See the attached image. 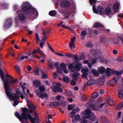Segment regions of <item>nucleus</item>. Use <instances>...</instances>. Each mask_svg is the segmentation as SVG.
<instances>
[{"label":"nucleus","instance_id":"61","mask_svg":"<svg viewBox=\"0 0 123 123\" xmlns=\"http://www.w3.org/2000/svg\"><path fill=\"white\" fill-rule=\"evenodd\" d=\"M49 106L50 107L53 108L54 106V102H51L49 105Z\"/></svg>","mask_w":123,"mask_h":123},{"label":"nucleus","instance_id":"1","mask_svg":"<svg viewBox=\"0 0 123 123\" xmlns=\"http://www.w3.org/2000/svg\"><path fill=\"white\" fill-rule=\"evenodd\" d=\"M22 10L23 12L28 11L26 13L27 17L31 20H33L36 18L38 15L37 10L31 6L27 2L23 3L21 5Z\"/></svg>","mask_w":123,"mask_h":123},{"label":"nucleus","instance_id":"59","mask_svg":"<svg viewBox=\"0 0 123 123\" xmlns=\"http://www.w3.org/2000/svg\"><path fill=\"white\" fill-rule=\"evenodd\" d=\"M54 83H55V85L56 86H58L59 87L61 85V84L60 83H55L54 82Z\"/></svg>","mask_w":123,"mask_h":123},{"label":"nucleus","instance_id":"58","mask_svg":"<svg viewBox=\"0 0 123 123\" xmlns=\"http://www.w3.org/2000/svg\"><path fill=\"white\" fill-rule=\"evenodd\" d=\"M64 69V70H63V71H64V72L65 73L67 74L68 73L69 71L68 70H67V69L66 68H65Z\"/></svg>","mask_w":123,"mask_h":123},{"label":"nucleus","instance_id":"41","mask_svg":"<svg viewBox=\"0 0 123 123\" xmlns=\"http://www.w3.org/2000/svg\"><path fill=\"white\" fill-rule=\"evenodd\" d=\"M98 95L97 92H94L92 95V97L93 98H96L98 97Z\"/></svg>","mask_w":123,"mask_h":123},{"label":"nucleus","instance_id":"51","mask_svg":"<svg viewBox=\"0 0 123 123\" xmlns=\"http://www.w3.org/2000/svg\"><path fill=\"white\" fill-rule=\"evenodd\" d=\"M97 59L96 58H93L92 60V64H94L97 62Z\"/></svg>","mask_w":123,"mask_h":123},{"label":"nucleus","instance_id":"46","mask_svg":"<svg viewBox=\"0 0 123 123\" xmlns=\"http://www.w3.org/2000/svg\"><path fill=\"white\" fill-rule=\"evenodd\" d=\"M86 34L87 33L85 31H81V35L82 36H84L86 35Z\"/></svg>","mask_w":123,"mask_h":123},{"label":"nucleus","instance_id":"9","mask_svg":"<svg viewBox=\"0 0 123 123\" xmlns=\"http://www.w3.org/2000/svg\"><path fill=\"white\" fill-rule=\"evenodd\" d=\"M36 94L42 99L45 98L46 99L48 98V95L47 94L44 93H42L40 92L39 91H37L36 92Z\"/></svg>","mask_w":123,"mask_h":123},{"label":"nucleus","instance_id":"53","mask_svg":"<svg viewBox=\"0 0 123 123\" xmlns=\"http://www.w3.org/2000/svg\"><path fill=\"white\" fill-rule=\"evenodd\" d=\"M45 42H43V41H41V43L39 44V46L41 48H43V46Z\"/></svg>","mask_w":123,"mask_h":123},{"label":"nucleus","instance_id":"31","mask_svg":"<svg viewBox=\"0 0 123 123\" xmlns=\"http://www.w3.org/2000/svg\"><path fill=\"white\" fill-rule=\"evenodd\" d=\"M60 67L61 70H63L64 69L66 68V64L63 62H62L61 63L60 65Z\"/></svg>","mask_w":123,"mask_h":123},{"label":"nucleus","instance_id":"50","mask_svg":"<svg viewBox=\"0 0 123 123\" xmlns=\"http://www.w3.org/2000/svg\"><path fill=\"white\" fill-rule=\"evenodd\" d=\"M93 33L96 35H97L99 33V31L98 30H93Z\"/></svg>","mask_w":123,"mask_h":123},{"label":"nucleus","instance_id":"8","mask_svg":"<svg viewBox=\"0 0 123 123\" xmlns=\"http://www.w3.org/2000/svg\"><path fill=\"white\" fill-rule=\"evenodd\" d=\"M82 72L83 73V74L81 75V77L84 78H87V76H89L88 74H90V73H89L88 70L87 69L82 68Z\"/></svg>","mask_w":123,"mask_h":123},{"label":"nucleus","instance_id":"64","mask_svg":"<svg viewBox=\"0 0 123 123\" xmlns=\"http://www.w3.org/2000/svg\"><path fill=\"white\" fill-rule=\"evenodd\" d=\"M46 123H51L49 120V118H47L46 119Z\"/></svg>","mask_w":123,"mask_h":123},{"label":"nucleus","instance_id":"22","mask_svg":"<svg viewBox=\"0 0 123 123\" xmlns=\"http://www.w3.org/2000/svg\"><path fill=\"white\" fill-rule=\"evenodd\" d=\"M33 85L36 87H39L40 84L41 83L38 80H35L33 82Z\"/></svg>","mask_w":123,"mask_h":123},{"label":"nucleus","instance_id":"42","mask_svg":"<svg viewBox=\"0 0 123 123\" xmlns=\"http://www.w3.org/2000/svg\"><path fill=\"white\" fill-rule=\"evenodd\" d=\"M57 70L59 73L61 74H63V72L62 71V70L60 69V67L59 66L57 67Z\"/></svg>","mask_w":123,"mask_h":123},{"label":"nucleus","instance_id":"11","mask_svg":"<svg viewBox=\"0 0 123 123\" xmlns=\"http://www.w3.org/2000/svg\"><path fill=\"white\" fill-rule=\"evenodd\" d=\"M120 4V3H116L114 4L113 9L114 12L117 13L118 12Z\"/></svg>","mask_w":123,"mask_h":123},{"label":"nucleus","instance_id":"20","mask_svg":"<svg viewBox=\"0 0 123 123\" xmlns=\"http://www.w3.org/2000/svg\"><path fill=\"white\" fill-rule=\"evenodd\" d=\"M80 74L79 73H77L76 72L74 73L73 74V79L74 80L76 81H77L78 80V76Z\"/></svg>","mask_w":123,"mask_h":123},{"label":"nucleus","instance_id":"47","mask_svg":"<svg viewBox=\"0 0 123 123\" xmlns=\"http://www.w3.org/2000/svg\"><path fill=\"white\" fill-rule=\"evenodd\" d=\"M74 62H73L72 63L69 64L68 65V68H69L73 69L74 68Z\"/></svg>","mask_w":123,"mask_h":123},{"label":"nucleus","instance_id":"34","mask_svg":"<svg viewBox=\"0 0 123 123\" xmlns=\"http://www.w3.org/2000/svg\"><path fill=\"white\" fill-rule=\"evenodd\" d=\"M66 55L67 57L69 58H73L74 57V55L68 53H66Z\"/></svg>","mask_w":123,"mask_h":123},{"label":"nucleus","instance_id":"52","mask_svg":"<svg viewBox=\"0 0 123 123\" xmlns=\"http://www.w3.org/2000/svg\"><path fill=\"white\" fill-rule=\"evenodd\" d=\"M47 78V75L45 74H43L42 75V79H46Z\"/></svg>","mask_w":123,"mask_h":123},{"label":"nucleus","instance_id":"28","mask_svg":"<svg viewBox=\"0 0 123 123\" xmlns=\"http://www.w3.org/2000/svg\"><path fill=\"white\" fill-rule=\"evenodd\" d=\"M91 72L95 76H98V75L99 73L97 72L96 70L95 69L92 70L91 71Z\"/></svg>","mask_w":123,"mask_h":123},{"label":"nucleus","instance_id":"12","mask_svg":"<svg viewBox=\"0 0 123 123\" xmlns=\"http://www.w3.org/2000/svg\"><path fill=\"white\" fill-rule=\"evenodd\" d=\"M27 106L29 109V112L30 113H32L34 112L35 111V109H36L35 106H31V104H28V101H27Z\"/></svg>","mask_w":123,"mask_h":123},{"label":"nucleus","instance_id":"15","mask_svg":"<svg viewBox=\"0 0 123 123\" xmlns=\"http://www.w3.org/2000/svg\"><path fill=\"white\" fill-rule=\"evenodd\" d=\"M111 12V8L109 6L107 7L104 11L105 15H106L108 16L110 15V13Z\"/></svg>","mask_w":123,"mask_h":123},{"label":"nucleus","instance_id":"33","mask_svg":"<svg viewBox=\"0 0 123 123\" xmlns=\"http://www.w3.org/2000/svg\"><path fill=\"white\" fill-rule=\"evenodd\" d=\"M81 100L83 101H86L87 100V98L85 95H82L81 97Z\"/></svg>","mask_w":123,"mask_h":123},{"label":"nucleus","instance_id":"39","mask_svg":"<svg viewBox=\"0 0 123 123\" xmlns=\"http://www.w3.org/2000/svg\"><path fill=\"white\" fill-rule=\"evenodd\" d=\"M70 84L71 85L74 86L76 85V81L73 79L72 80L70 81Z\"/></svg>","mask_w":123,"mask_h":123},{"label":"nucleus","instance_id":"35","mask_svg":"<svg viewBox=\"0 0 123 123\" xmlns=\"http://www.w3.org/2000/svg\"><path fill=\"white\" fill-rule=\"evenodd\" d=\"M35 37L37 42V43L39 42L40 41V39L39 35L37 33H36L35 34Z\"/></svg>","mask_w":123,"mask_h":123},{"label":"nucleus","instance_id":"2","mask_svg":"<svg viewBox=\"0 0 123 123\" xmlns=\"http://www.w3.org/2000/svg\"><path fill=\"white\" fill-rule=\"evenodd\" d=\"M22 113L20 115L18 112H17L15 113V116L22 123H26L24 121L25 119L26 123L29 122L28 119H29L32 123H36L35 122V119L37 118H34L33 117L29 114L28 113V110L26 108H23L22 109Z\"/></svg>","mask_w":123,"mask_h":123},{"label":"nucleus","instance_id":"7","mask_svg":"<svg viewBox=\"0 0 123 123\" xmlns=\"http://www.w3.org/2000/svg\"><path fill=\"white\" fill-rule=\"evenodd\" d=\"M82 64L79 62L77 63L74 66V68L71 70L72 72H74L75 71L78 72L80 71L81 67Z\"/></svg>","mask_w":123,"mask_h":123},{"label":"nucleus","instance_id":"13","mask_svg":"<svg viewBox=\"0 0 123 123\" xmlns=\"http://www.w3.org/2000/svg\"><path fill=\"white\" fill-rule=\"evenodd\" d=\"M97 10L98 11V13H99L100 15H105L104 11H105V10L103 7L101 6H98L97 7Z\"/></svg>","mask_w":123,"mask_h":123},{"label":"nucleus","instance_id":"26","mask_svg":"<svg viewBox=\"0 0 123 123\" xmlns=\"http://www.w3.org/2000/svg\"><path fill=\"white\" fill-rule=\"evenodd\" d=\"M118 93V97L120 98L123 97V90L121 89L119 90Z\"/></svg>","mask_w":123,"mask_h":123},{"label":"nucleus","instance_id":"56","mask_svg":"<svg viewBox=\"0 0 123 123\" xmlns=\"http://www.w3.org/2000/svg\"><path fill=\"white\" fill-rule=\"evenodd\" d=\"M14 104H13L14 106L15 107L18 104V102L17 100L14 101H13Z\"/></svg>","mask_w":123,"mask_h":123},{"label":"nucleus","instance_id":"23","mask_svg":"<svg viewBox=\"0 0 123 123\" xmlns=\"http://www.w3.org/2000/svg\"><path fill=\"white\" fill-rule=\"evenodd\" d=\"M93 27H94L96 28L100 27V28H103L104 27V26L100 23L96 22L93 25Z\"/></svg>","mask_w":123,"mask_h":123},{"label":"nucleus","instance_id":"55","mask_svg":"<svg viewBox=\"0 0 123 123\" xmlns=\"http://www.w3.org/2000/svg\"><path fill=\"white\" fill-rule=\"evenodd\" d=\"M73 106L72 105H69L68 107V109L70 111L72 110L73 109Z\"/></svg>","mask_w":123,"mask_h":123},{"label":"nucleus","instance_id":"60","mask_svg":"<svg viewBox=\"0 0 123 123\" xmlns=\"http://www.w3.org/2000/svg\"><path fill=\"white\" fill-rule=\"evenodd\" d=\"M80 58L81 59L84 60L85 59V57L84 55H82L80 56Z\"/></svg>","mask_w":123,"mask_h":123},{"label":"nucleus","instance_id":"25","mask_svg":"<svg viewBox=\"0 0 123 123\" xmlns=\"http://www.w3.org/2000/svg\"><path fill=\"white\" fill-rule=\"evenodd\" d=\"M62 80L65 82L68 83L70 80L69 77L68 76H64L63 77Z\"/></svg>","mask_w":123,"mask_h":123},{"label":"nucleus","instance_id":"38","mask_svg":"<svg viewBox=\"0 0 123 123\" xmlns=\"http://www.w3.org/2000/svg\"><path fill=\"white\" fill-rule=\"evenodd\" d=\"M92 10L93 12L96 14L98 13V11L95 7V5L93 6Z\"/></svg>","mask_w":123,"mask_h":123},{"label":"nucleus","instance_id":"29","mask_svg":"<svg viewBox=\"0 0 123 123\" xmlns=\"http://www.w3.org/2000/svg\"><path fill=\"white\" fill-rule=\"evenodd\" d=\"M59 103L62 106H66L67 104L66 101L64 100H62L60 101Z\"/></svg>","mask_w":123,"mask_h":123},{"label":"nucleus","instance_id":"57","mask_svg":"<svg viewBox=\"0 0 123 123\" xmlns=\"http://www.w3.org/2000/svg\"><path fill=\"white\" fill-rule=\"evenodd\" d=\"M74 117V119L75 120L77 121H79L80 120V119L77 117L76 116H75V115Z\"/></svg>","mask_w":123,"mask_h":123},{"label":"nucleus","instance_id":"6","mask_svg":"<svg viewBox=\"0 0 123 123\" xmlns=\"http://www.w3.org/2000/svg\"><path fill=\"white\" fill-rule=\"evenodd\" d=\"M93 101L90 100L89 102H87L86 104V107L92 108L93 110L99 111L100 109L98 108L97 106L93 104Z\"/></svg>","mask_w":123,"mask_h":123},{"label":"nucleus","instance_id":"44","mask_svg":"<svg viewBox=\"0 0 123 123\" xmlns=\"http://www.w3.org/2000/svg\"><path fill=\"white\" fill-rule=\"evenodd\" d=\"M34 74L38 76L39 74V71L37 69H36L34 72Z\"/></svg>","mask_w":123,"mask_h":123},{"label":"nucleus","instance_id":"27","mask_svg":"<svg viewBox=\"0 0 123 123\" xmlns=\"http://www.w3.org/2000/svg\"><path fill=\"white\" fill-rule=\"evenodd\" d=\"M51 30L50 29H49V30L48 29L43 31V35H48L50 32Z\"/></svg>","mask_w":123,"mask_h":123},{"label":"nucleus","instance_id":"24","mask_svg":"<svg viewBox=\"0 0 123 123\" xmlns=\"http://www.w3.org/2000/svg\"><path fill=\"white\" fill-rule=\"evenodd\" d=\"M111 70L109 68H107L106 71V73L107 76H111Z\"/></svg>","mask_w":123,"mask_h":123},{"label":"nucleus","instance_id":"17","mask_svg":"<svg viewBox=\"0 0 123 123\" xmlns=\"http://www.w3.org/2000/svg\"><path fill=\"white\" fill-rule=\"evenodd\" d=\"M76 39V38L75 36L73 37L72 38H71L70 42L69 44V45L70 49H72V48L74 42L75 41Z\"/></svg>","mask_w":123,"mask_h":123},{"label":"nucleus","instance_id":"10","mask_svg":"<svg viewBox=\"0 0 123 123\" xmlns=\"http://www.w3.org/2000/svg\"><path fill=\"white\" fill-rule=\"evenodd\" d=\"M60 5L64 7H69L70 6L71 4L69 1L66 0L61 2Z\"/></svg>","mask_w":123,"mask_h":123},{"label":"nucleus","instance_id":"54","mask_svg":"<svg viewBox=\"0 0 123 123\" xmlns=\"http://www.w3.org/2000/svg\"><path fill=\"white\" fill-rule=\"evenodd\" d=\"M113 42L116 43H119V40L117 38H115L114 39Z\"/></svg>","mask_w":123,"mask_h":123},{"label":"nucleus","instance_id":"5","mask_svg":"<svg viewBox=\"0 0 123 123\" xmlns=\"http://www.w3.org/2000/svg\"><path fill=\"white\" fill-rule=\"evenodd\" d=\"M115 73V75H116V76H114L113 78L111 80L110 83L111 86H113L117 83V78L119 79V77L118 76L121 75V73L117 71L116 70Z\"/></svg>","mask_w":123,"mask_h":123},{"label":"nucleus","instance_id":"14","mask_svg":"<svg viewBox=\"0 0 123 123\" xmlns=\"http://www.w3.org/2000/svg\"><path fill=\"white\" fill-rule=\"evenodd\" d=\"M7 21L5 25L7 28H9L11 27L12 25V20L11 18H9L7 19Z\"/></svg>","mask_w":123,"mask_h":123},{"label":"nucleus","instance_id":"49","mask_svg":"<svg viewBox=\"0 0 123 123\" xmlns=\"http://www.w3.org/2000/svg\"><path fill=\"white\" fill-rule=\"evenodd\" d=\"M92 80H89L88 81L87 84L88 86H90L92 85Z\"/></svg>","mask_w":123,"mask_h":123},{"label":"nucleus","instance_id":"30","mask_svg":"<svg viewBox=\"0 0 123 123\" xmlns=\"http://www.w3.org/2000/svg\"><path fill=\"white\" fill-rule=\"evenodd\" d=\"M39 87V88L40 91V92H41L42 93V92H44L45 91V89L44 86H41Z\"/></svg>","mask_w":123,"mask_h":123},{"label":"nucleus","instance_id":"4","mask_svg":"<svg viewBox=\"0 0 123 123\" xmlns=\"http://www.w3.org/2000/svg\"><path fill=\"white\" fill-rule=\"evenodd\" d=\"M91 113L90 110L86 109L82 112L81 116L83 118L90 119L91 117Z\"/></svg>","mask_w":123,"mask_h":123},{"label":"nucleus","instance_id":"19","mask_svg":"<svg viewBox=\"0 0 123 123\" xmlns=\"http://www.w3.org/2000/svg\"><path fill=\"white\" fill-rule=\"evenodd\" d=\"M101 120L102 122L103 123H110L108 119L105 116H102Z\"/></svg>","mask_w":123,"mask_h":123},{"label":"nucleus","instance_id":"37","mask_svg":"<svg viewBox=\"0 0 123 123\" xmlns=\"http://www.w3.org/2000/svg\"><path fill=\"white\" fill-rule=\"evenodd\" d=\"M49 67L50 68H52L53 67V65L52 63V62L51 59L49 60L48 64Z\"/></svg>","mask_w":123,"mask_h":123},{"label":"nucleus","instance_id":"63","mask_svg":"<svg viewBox=\"0 0 123 123\" xmlns=\"http://www.w3.org/2000/svg\"><path fill=\"white\" fill-rule=\"evenodd\" d=\"M19 7L17 5H15L13 7V9L14 10L16 11L17 10V8Z\"/></svg>","mask_w":123,"mask_h":123},{"label":"nucleus","instance_id":"40","mask_svg":"<svg viewBox=\"0 0 123 123\" xmlns=\"http://www.w3.org/2000/svg\"><path fill=\"white\" fill-rule=\"evenodd\" d=\"M18 81L17 79H15L13 80L10 81L9 83L11 84L15 85L16 83Z\"/></svg>","mask_w":123,"mask_h":123},{"label":"nucleus","instance_id":"43","mask_svg":"<svg viewBox=\"0 0 123 123\" xmlns=\"http://www.w3.org/2000/svg\"><path fill=\"white\" fill-rule=\"evenodd\" d=\"M49 15L51 16H54V10H52L49 12Z\"/></svg>","mask_w":123,"mask_h":123},{"label":"nucleus","instance_id":"21","mask_svg":"<svg viewBox=\"0 0 123 123\" xmlns=\"http://www.w3.org/2000/svg\"><path fill=\"white\" fill-rule=\"evenodd\" d=\"M62 92V89L60 87L54 86V92L61 93Z\"/></svg>","mask_w":123,"mask_h":123},{"label":"nucleus","instance_id":"45","mask_svg":"<svg viewBox=\"0 0 123 123\" xmlns=\"http://www.w3.org/2000/svg\"><path fill=\"white\" fill-rule=\"evenodd\" d=\"M73 58H74V59L76 60L77 62H79L80 60L79 59V58L77 55L74 56V57Z\"/></svg>","mask_w":123,"mask_h":123},{"label":"nucleus","instance_id":"16","mask_svg":"<svg viewBox=\"0 0 123 123\" xmlns=\"http://www.w3.org/2000/svg\"><path fill=\"white\" fill-rule=\"evenodd\" d=\"M19 19L20 21H25L26 19V17L23 14H19L18 16Z\"/></svg>","mask_w":123,"mask_h":123},{"label":"nucleus","instance_id":"62","mask_svg":"<svg viewBox=\"0 0 123 123\" xmlns=\"http://www.w3.org/2000/svg\"><path fill=\"white\" fill-rule=\"evenodd\" d=\"M25 59L24 56H21L18 59V60L20 61L21 60H23Z\"/></svg>","mask_w":123,"mask_h":123},{"label":"nucleus","instance_id":"48","mask_svg":"<svg viewBox=\"0 0 123 123\" xmlns=\"http://www.w3.org/2000/svg\"><path fill=\"white\" fill-rule=\"evenodd\" d=\"M97 1V0H89L90 3L91 4V5L92 6V4L95 3Z\"/></svg>","mask_w":123,"mask_h":123},{"label":"nucleus","instance_id":"3","mask_svg":"<svg viewBox=\"0 0 123 123\" xmlns=\"http://www.w3.org/2000/svg\"><path fill=\"white\" fill-rule=\"evenodd\" d=\"M11 89H10L5 91L6 95L10 99H12L13 100H17L19 98V96L15 93L11 94Z\"/></svg>","mask_w":123,"mask_h":123},{"label":"nucleus","instance_id":"32","mask_svg":"<svg viewBox=\"0 0 123 123\" xmlns=\"http://www.w3.org/2000/svg\"><path fill=\"white\" fill-rule=\"evenodd\" d=\"M123 107V102H121L118 104V105L117 107L116 108L117 110H119Z\"/></svg>","mask_w":123,"mask_h":123},{"label":"nucleus","instance_id":"18","mask_svg":"<svg viewBox=\"0 0 123 123\" xmlns=\"http://www.w3.org/2000/svg\"><path fill=\"white\" fill-rule=\"evenodd\" d=\"M98 71L100 74H103L105 72V69L104 67H101L98 68Z\"/></svg>","mask_w":123,"mask_h":123},{"label":"nucleus","instance_id":"36","mask_svg":"<svg viewBox=\"0 0 123 123\" xmlns=\"http://www.w3.org/2000/svg\"><path fill=\"white\" fill-rule=\"evenodd\" d=\"M77 111L75 109L73 110L71 112V116H70L73 117L75 115V113H76Z\"/></svg>","mask_w":123,"mask_h":123}]
</instances>
